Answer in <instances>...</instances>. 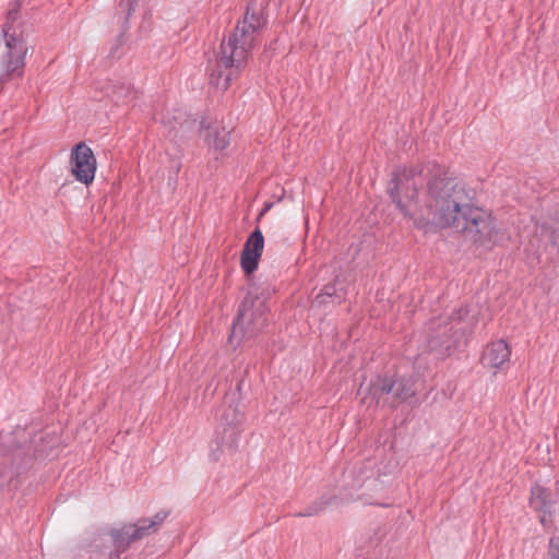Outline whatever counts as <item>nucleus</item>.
Returning <instances> with one entry per match:
<instances>
[{
    "instance_id": "f257e3e1",
    "label": "nucleus",
    "mask_w": 559,
    "mask_h": 559,
    "mask_svg": "<svg viewBox=\"0 0 559 559\" xmlns=\"http://www.w3.org/2000/svg\"><path fill=\"white\" fill-rule=\"evenodd\" d=\"M388 193L401 214L425 233L455 228L477 246H489L497 235L490 214L473 206L465 185L436 162L395 171Z\"/></svg>"
},
{
    "instance_id": "f03ea898",
    "label": "nucleus",
    "mask_w": 559,
    "mask_h": 559,
    "mask_svg": "<svg viewBox=\"0 0 559 559\" xmlns=\"http://www.w3.org/2000/svg\"><path fill=\"white\" fill-rule=\"evenodd\" d=\"M263 12L248 4L242 19L226 39H223L219 52L210 68V83L226 91L231 82L246 68L249 57L257 45L260 32L265 27Z\"/></svg>"
},
{
    "instance_id": "7ed1b4c3",
    "label": "nucleus",
    "mask_w": 559,
    "mask_h": 559,
    "mask_svg": "<svg viewBox=\"0 0 559 559\" xmlns=\"http://www.w3.org/2000/svg\"><path fill=\"white\" fill-rule=\"evenodd\" d=\"M273 292L262 290L255 285L249 289L231 326L230 343L239 344L243 338H252L264 329L270 311L267 299Z\"/></svg>"
},
{
    "instance_id": "20e7f679",
    "label": "nucleus",
    "mask_w": 559,
    "mask_h": 559,
    "mask_svg": "<svg viewBox=\"0 0 559 559\" xmlns=\"http://www.w3.org/2000/svg\"><path fill=\"white\" fill-rule=\"evenodd\" d=\"M218 425L215 429L214 438L211 441L210 457L216 462L225 451L231 452L240 436V425L243 421V414L239 409V403L228 402L225 399L218 414Z\"/></svg>"
},
{
    "instance_id": "39448f33",
    "label": "nucleus",
    "mask_w": 559,
    "mask_h": 559,
    "mask_svg": "<svg viewBox=\"0 0 559 559\" xmlns=\"http://www.w3.org/2000/svg\"><path fill=\"white\" fill-rule=\"evenodd\" d=\"M2 31L4 50L0 58V83H7L23 76L27 46L23 38L10 33L11 26L9 24H4Z\"/></svg>"
},
{
    "instance_id": "423d86ee",
    "label": "nucleus",
    "mask_w": 559,
    "mask_h": 559,
    "mask_svg": "<svg viewBox=\"0 0 559 559\" xmlns=\"http://www.w3.org/2000/svg\"><path fill=\"white\" fill-rule=\"evenodd\" d=\"M468 312L467 308L461 307L450 316L449 321L443 326L439 324L437 334L432 335L428 341L429 348L431 350H437L438 348L450 349L452 346L450 337H455V341H457L460 336L469 330V324L463 325Z\"/></svg>"
},
{
    "instance_id": "0eeeda50",
    "label": "nucleus",
    "mask_w": 559,
    "mask_h": 559,
    "mask_svg": "<svg viewBox=\"0 0 559 559\" xmlns=\"http://www.w3.org/2000/svg\"><path fill=\"white\" fill-rule=\"evenodd\" d=\"M71 170L75 179L88 186L93 182L96 171V158L92 148L84 142L78 143L71 152Z\"/></svg>"
},
{
    "instance_id": "6e6552de",
    "label": "nucleus",
    "mask_w": 559,
    "mask_h": 559,
    "mask_svg": "<svg viewBox=\"0 0 559 559\" xmlns=\"http://www.w3.org/2000/svg\"><path fill=\"white\" fill-rule=\"evenodd\" d=\"M263 248V234L260 228H255L247 238L240 254V265L246 274H252L258 269Z\"/></svg>"
},
{
    "instance_id": "1a4fd4ad",
    "label": "nucleus",
    "mask_w": 559,
    "mask_h": 559,
    "mask_svg": "<svg viewBox=\"0 0 559 559\" xmlns=\"http://www.w3.org/2000/svg\"><path fill=\"white\" fill-rule=\"evenodd\" d=\"M511 349L504 340H498L489 344L483 353L481 362L496 373L503 370L510 361Z\"/></svg>"
},
{
    "instance_id": "9d476101",
    "label": "nucleus",
    "mask_w": 559,
    "mask_h": 559,
    "mask_svg": "<svg viewBox=\"0 0 559 559\" xmlns=\"http://www.w3.org/2000/svg\"><path fill=\"white\" fill-rule=\"evenodd\" d=\"M168 515L169 511H159L152 519L143 518L136 523L131 524L132 538L136 542L156 533Z\"/></svg>"
},
{
    "instance_id": "9b49d317",
    "label": "nucleus",
    "mask_w": 559,
    "mask_h": 559,
    "mask_svg": "<svg viewBox=\"0 0 559 559\" xmlns=\"http://www.w3.org/2000/svg\"><path fill=\"white\" fill-rule=\"evenodd\" d=\"M558 495L539 484L531 487L530 504L535 511H549L558 502Z\"/></svg>"
},
{
    "instance_id": "f8f14e48",
    "label": "nucleus",
    "mask_w": 559,
    "mask_h": 559,
    "mask_svg": "<svg viewBox=\"0 0 559 559\" xmlns=\"http://www.w3.org/2000/svg\"><path fill=\"white\" fill-rule=\"evenodd\" d=\"M390 385H392L390 392V403L392 406H395L396 404L403 403L415 396L414 382L412 379L390 378Z\"/></svg>"
},
{
    "instance_id": "ddd939ff",
    "label": "nucleus",
    "mask_w": 559,
    "mask_h": 559,
    "mask_svg": "<svg viewBox=\"0 0 559 559\" xmlns=\"http://www.w3.org/2000/svg\"><path fill=\"white\" fill-rule=\"evenodd\" d=\"M110 536L112 538V545L117 557L127 551L130 545L135 542V539L132 538L131 524H123L121 528L112 530L110 532Z\"/></svg>"
},
{
    "instance_id": "4468645a",
    "label": "nucleus",
    "mask_w": 559,
    "mask_h": 559,
    "mask_svg": "<svg viewBox=\"0 0 559 559\" xmlns=\"http://www.w3.org/2000/svg\"><path fill=\"white\" fill-rule=\"evenodd\" d=\"M391 388L392 385H390V377H378L370 383L368 393L373 400L377 401L378 404L381 401L383 403H390Z\"/></svg>"
},
{
    "instance_id": "2eb2a0df",
    "label": "nucleus",
    "mask_w": 559,
    "mask_h": 559,
    "mask_svg": "<svg viewBox=\"0 0 559 559\" xmlns=\"http://www.w3.org/2000/svg\"><path fill=\"white\" fill-rule=\"evenodd\" d=\"M135 91L131 85L114 84L108 96L116 105H128L135 99Z\"/></svg>"
},
{
    "instance_id": "dca6fc26",
    "label": "nucleus",
    "mask_w": 559,
    "mask_h": 559,
    "mask_svg": "<svg viewBox=\"0 0 559 559\" xmlns=\"http://www.w3.org/2000/svg\"><path fill=\"white\" fill-rule=\"evenodd\" d=\"M343 299L342 295L337 294L336 287L334 284H326L320 294L316 297V302L318 305H325L330 301L340 304Z\"/></svg>"
},
{
    "instance_id": "f3484780",
    "label": "nucleus",
    "mask_w": 559,
    "mask_h": 559,
    "mask_svg": "<svg viewBox=\"0 0 559 559\" xmlns=\"http://www.w3.org/2000/svg\"><path fill=\"white\" fill-rule=\"evenodd\" d=\"M332 499L333 498L321 497L319 500L308 506L302 512L298 513L297 516L307 518L318 515L320 512L326 509Z\"/></svg>"
},
{
    "instance_id": "a211bd4d",
    "label": "nucleus",
    "mask_w": 559,
    "mask_h": 559,
    "mask_svg": "<svg viewBox=\"0 0 559 559\" xmlns=\"http://www.w3.org/2000/svg\"><path fill=\"white\" fill-rule=\"evenodd\" d=\"M229 134L226 132L219 133L216 132L215 134L211 135L207 139L209 146L217 150L223 151L229 145Z\"/></svg>"
},
{
    "instance_id": "6ab92c4d",
    "label": "nucleus",
    "mask_w": 559,
    "mask_h": 559,
    "mask_svg": "<svg viewBox=\"0 0 559 559\" xmlns=\"http://www.w3.org/2000/svg\"><path fill=\"white\" fill-rule=\"evenodd\" d=\"M177 119L178 118L175 117V123H173L170 120L167 121V123L169 124V133H174V138H177L178 135H183L189 126L195 122L186 119L183 122L177 123Z\"/></svg>"
},
{
    "instance_id": "aec40b11",
    "label": "nucleus",
    "mask_w": 559,
    "mask_h": 559,
    "mask_svg": "<svg viewBox=\"0 0 559 559\" xmlns=\"http://www.w3.org/2000/svg\"><path fill=\"white\" fill-rule=\"evenodd\" d=\"M547 554L549 559H559V535L549 539Z\"/></svg>"
},
{
    "instance_id": "412c9836",
    "label": "nucleus",
    "mask_w": 559,
    "mask_h": 559,
    "mask_svg": "<svg viewBox=\"0 0 559 559\" xmlns=\"http://www.w3.org/2000/svg\"><path fill=\"white\" fill-rule=\"evenodd\" d=\"M136 3H138V0H120L119 8L123 11H127V15H126L127 21L132 15Z\"/></svg>"
},
{
    "instance_id": "4be33fe9",
    "label": "nucleus",
    "mask_w": 559,
    "mask_h": 559,
    "mask_svg": "<svg viewBox=\"0 0 559 559\" xmlns=\"http://www.w3.org/2000/svg\"><path fill=\"white\" fill-rule=\"evenodd\" d=\"M537 512L540 513L539 522L542 523V525L545 527L548 526L551 523L552 509H550L549 511H537Z\"/></svg>"
},
{
    "instance_id": "5701e85b",
    "label": "nucleus",
    "mask_w": 559,
    "mask_h": 559,
    "mask_svg": "<svg viewBox=\"0 0 559 559\" xmlns=\"http://www.w3.org/2000/svg\"><path fill=\"white\" fill-rule=\"evenodd\" d=\"M554 234H558L559 236V219L556 218L554 225L551 226Z\"/></svg>"
},
{
    "instance_id": "b1692460",
    "label": "nucleus",
    "mask_w": 559,
    "mask_h": 559,
    "mask_svg": "<svg viewBox=\"0 0 559 559\" xmlns=\"http://www.w3.org/2000/svg\"><path fill=\"white\" fill-rule=\"evenodd\" d=\"M271 206V204H266L263 211L261 212L260 216H262L266 211H269Z\"/></svg>"
}]
</instances>
